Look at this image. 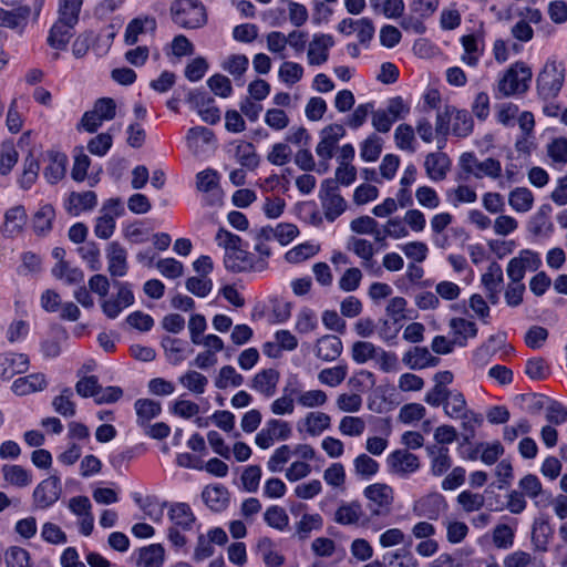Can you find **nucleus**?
<instances>
[{
    "instance_id": "cd10ccee",
    "label": "nucleus",
    "mask_w": 567,
    "mask_h": 567,
    "mask_svg": "<svg viewBox=\"0 0 567 567\" xmlns=\"http://www.w3.org/2000/svg\"><path fill=\"white\" fill-rule=\"evenodd\" d=\"M551 212L553 208L549 204H543L529 220V231L536 236L549 235L553 231V224L550 221Z\"/></svg>"
},
{
    "instance_id": "37998d69",
    "label": "nucleus",
    "mask_w": 567,
    "mask_h": 567,
    "mask_svg": "<svg viewBox=\"0 0 567 567\" xmlns=\"http://www.w3.org/2000/svg\"><path fill=\"white\" fill-rule=\"evenodd\" d=\"M40 171L38 159L30 153L23 161V171L18 179L19 186L27 190L37 182Z\"/></svg>"
},
{
    "instance_id": "0e129e2a",
    "label": "nucleus",
    "mask_w": 567,
    "mask_h": 567,
    "mask_svg": "<svg viewBox=\"0 0 567 567\" xmlns=\"http://www.w3.org/2000/svg\"><path fill=\"white\" fill-rule=\"evenodd\" d=\"M7 567H32L30 554L18 546L10 547L4 555Z\"/></svg>"
},
{
    "instance_id": "e433bc0d",
    "label": "nucleus",
    "mask_w": 567,
    "mask_h": 567,
    "mask_svg": "<svg viewBox=\"0 0 567 567\" xmlns=\"http://www.w3.org/2000/svg\"><path fill=\"white\" fill-rule=\"evenodd\" d=\"M508 204L516 213H527L534 205V195L526 187H516L508 194Z\"/></svg>"
},
{
    "instance_id": "2eb2a0df",
    "label": "nucleus",
    "mask_w": 567,
    "mask_h": 567,
    "mask_svg": "<svg viewBox=\"0 0 567 567\" xmlns=\"http://www.w3.org/2000/svg\"><path fill=\"white\" fill-rule=\"evenodd\" d=\"M107 271L112 277H124L127 274V252L117 241L109 244L106 249Z\"/></svg>"
},
{
    "instance_id": "f704fd0d",
    "label": "nucleus",
    "mask_w": 567,
    "mask_h": 567,
    "mask_svg": "<svg viewBox=\"0 0 567 567\" xmlns=\"http://www.w3.org/2000/svg\"><path fill=\"white\" fill-rule=\"evenodd\" d=\"M302 425L311 436H318L331 425V417L324 412H309L302 420Z\"/></svg>"
},
{
    "instance_id": "9b49d317",
    "label": "nucleus",
    "mask_w": 567,
    "mask_h": 567,
    "mask_svg": "<svg viewBox=\"0 0 567 567\" xmlns=\"http://www.w3.org/2000/svg\"><path fill=\"white\" fill-rule=\"evenodd\" d=\"M346 130L340 124H330L320 132V142L316 147L317 155L328 162L333 157V152L339 141L344 136Z\"/></svg>"
},
{
    "instance_id": "0eeeda50",
    "label": "nucleus",
    "mask_w": 567,
    "mask_h": 567,
    "mask_svg": "<svg viewBox=\"0 0 567 567\" xmlns=\"http://www.w3.org/2000/svg\"><path fill=\"white\" fill-rule=\"evenodd\" d=\"M461 168L468 175L476 178L491 177L498 178L502 173L501 162L488 157L480 162L473 153H464L460 157Z\"/></svg>"
},
{
    "instance_id": "5701e85b",
    "label": "nucleus",
    "mask_w": 567,
    "mask_h": 567,
    "mask_svg": "<svg viewBox=\"0 0 567 567\" xmlns=\"http://www.w3.org/2000/svg\"><path fill=\"white\" fill-rule=\"evenodd\" d=\"M402 361L411 370H422L439 363V359L433 357L425 347L412 348L404 353Z\"/></svg>"
},
{
    "instance_id": "473e14b6",
    "label": "nucleus",
    "mask_w": 567,
    "mask_h": 567,
    "mask_svg": "<svg viewBox=\"0 0 567 567\" xmlns=\"http://www.w3.org/2000/svg\"><path fill=\"white\" fill-rule=\"evenodd\" d=\"M55 210L51 204L42 205L33 215L32 226L37 235L45 236L52 229Z\"/></svg>"
},
{
    "instance_id": "603ef678",
    "label": "nucleus",
    "mask_w": 567,
    "mask_h": 567,
    "mask_svg": "<svg viewBox=\"0 0 567 567\" xmlns=\"http://www.w3.org/2000/svg\"><path fill=\"white\" fill-rule=\"evenodd\" d=\"M254 238V250L258 252L259 257H265V261H268V258L271 255L270 247L268 246V241L272 240V227L266 226L251 231Z\"/></svg>"
},
{
    "instance_id": "864d4df0",
    "label": "nucleus",
    "mask_w": 567,
    "mask_h": 567,
    "mask_svg": "<svg viewBox=\"0 0 567 567\" xmlns=\"http://www.w3.org/2000/svg\"><path fill=\"white\" fill-rule=\"evenodd\" d=\"M30 12L29 7H18L10 11L0 8V27L14 29L28 19Z\"/></svg>"
},
{
    "instance_id": "7c9ffc66",
    "label": "nucleus",
    "mask_w": 567,
    "mask_h": 567,
    "mask_svg": "<svg viewBox=\"0 0 567 567\" xmlns=\"http://www.w3.org/2000/svg\"><path fill=\"white\" fill-rule=\"evenodd\" d=\"M187 146L194 155L203 152L205 145L214 142V133L204 126H195L188 130L186 136Z\"/></svg>"
},
{
    "instance_id": "6e6d98bb",
    "label": "nucleus",
    "mask_w": 567,
    "mask_h": 567,
    "mask_svg": "<svg viewBox=\"0 0 567 567\" xmlns=\"http://www.w3.org/2000/svg\"><path fill=\"white\" fill-rule=\"evenodd\" d=\"M73 392L70 388L61 391V394L52 401L54 411L62 416L71 417L75 414V403L72 401Z\"/></svg>"
},
{
    "instance_id": "f8f14e48",
    "label": "nucleus",
    "mask_w": 567,
    "mask_h": 567,
    "mask_svg": "<svg viewBox=\"0 0 567 567\" xmlns=\"http://www.w3.org/2000/svg\"><path fill=\"white\" fill-rule=\"evenodd\" d=\"M69 509L79 518L81 534L89 536L92 534L94 517L91 512L92 505L86 496H74L69 499Z\"/></svg>"
},
{
    "instance_id": "ea45409f",
    "label": "nucleus",
    "mask_w": 567,
    "mask_h": 567,
    "mask_svg": "<svg viewBox=\"0 0 567 567\" xmlns=\"http://www.w3.org/2000/svg\"><path fill=\"white\" fill-rule=\"evenodd\" d=\"M135 410L137 414V423L141 426H146L150 421L156 417L161 411L159 402L150 399H140L135 402Z\"/></svg>"
},
{
    "instance_id": "09e8293b",
    "label": "nucleus",
    "mask_w": 567,
    "mask_h": 567,
    "mask_svg": "<svg viewBox=\"0 0 567 567\" xmlns=\"http://www.w3.org/2000/svg\"><path fill=\"white\" fill-rule=\"evenodd\" d=\"M83 0H59V20H62L75 27L79 22V16Z\"/></svg>"
},
{
    "instance_id": "423d86ee",
    "label": "nucleus",
    "mask_w": 567,
    "mask_h": 567,
    "mask_svg": "<svg viewBox=\"0 0 567 567\" xmlns=\"http://www.w3.org/2000/svg\"><path fill=\"white\" fill-rule=\"evenodd\" d=\"M363 495L368 499L367 506L372 516H385L391 512L394 492L388 484H371L364 488Z\"/></svg>"
},
{
    "instance_id": "412c9836",
    "label": "nucleus",
    "mask_w": 567,
    "mask_h": 567,
    "mask_svg": "<svg viewBox=\"0 0 567 567\" xmlns=\"http://www.w3.org/2000/svg\"><path fill=\"white\" fill-rule=\"evenodd\" d=\"M156 20L154 17L144 16L137 17L128 22L124 33V42L127 45H133L138 41L141 34L147 31L154 32L156 30Z\"/></svg>"
},
{
    "instance_id": "f03ea898",
    "label": "nucleus",
    "mask_w": 567,
    "mask_h": 567,
    "mask_svg": "<svg viewBox=\"0 0 567 567\" xmlns=\"http://www.w3.org/2000/svg\"><path fill=\"white\" fill-rule=\"evenodd\" d=\"M173 21L184 29L202 28L207 21L205 7L198 0H176L171 6Z\"/></svg>"
},
{
    "instance_id": "a18cd8bd",
    "label": "nucleus",
    "mask_w": 567,
    "mask_h": 567,
    "mask_svg": "<svg viewBox=\"0 0 567 567\" xmlns=\"http://www.w3.org/2000/svg\"><path fill=\"white\" fill-rule=\"evenodd\" d=\"M164 563V548L159 544H153L141 549L138 567H161Z\"/></svg>"
},
{
    "instance_id": "3c124183",
    "label": "nucleus",
    "mask_w": 567,
    "mask_h": 567,
    "mask_svg": "<svg viewBox=\"0 0 567 567\" xmlns=\"http://www.w3.org/2000/svg\"><path fill=\"white\" fill-rule=\"evenodd\" d=\"M215 386L219 390H225L228 386H240L244 383V377L238 373L234 367L224 365L219 369L215 378Z\"/></svg>"
},
{
    "instance_id": "79ce46f5",
    "label": "nucleus",
    "mask_w": 567,
    "mask_h": 567,
    "mask_svg": "<svg viewBox=\"0 0 567 567\" xmlns=\"http://www.w3.org/2000/svg\"><path fill=\"white\" fill-rule=\"evenodd\" d=\"M169 518L175 527H181L184 530L190 529L195 522L190 507L185 503L174 504L169 511Z\"/></svg>"
},
{
    "instance_id": "b1692460",
    "label": "nucleus",
    "mask_w": 567,
    "mask_h": 567,
    "mask_svg": "<svg viewBox=\"0 0 567 567\" xmlns=\"http://www.w3.org/2000/svg\"><path fill=\"white\" fill-rule=\"evenodd\" d=\"M342 348L340 338L327 334L317 340L315 354L323 361H334L340 357Z\"/></svg>"
},
{
    "instance_id": "20e7f679",
    "label": "nucleus",
    "mask_w": 567,
    "mask_h": 567,
    "mask_svg": "<svg viewBox=\"0 0 567 567\" xmlns=\"http://www.w3.org/2000/svg\"><path fill=\"white\" fill-rule=\"evenodd\" d=\"M530 80V68L524 62H516L498 80L497 92L502 96L524 93L527 91Z\"/></svg>"
},
{
    "instance_id": "69168bd1",
    "label": "nucleus",
    "mask_w": 567,
    "mask_h": 567,
    "mask_svg": "<svg viewBox=\"0 0 567 567\" xmlns=\"http://www.w3.org/2000/svg\"><path fill=\"white\" fill-rule=\"evenodd\" d=\"M382 152V140L375 134L370 135L361 145L360 155L365 162H375Z\"/></svg>"
},
{
    "instance_id": "4c0bfd02",
    "label": "nucleus",
    "mask_w": 567,
    "mask_h": 567,
    "mask_svg": "<svg viewBox=\"0 0 567 567\" xmlns=\"http://www.w3.org/2000/svg\"><path fill=\"white\" fill-rule=\"evenodd\" d=\"M2 474L7 483L17 487H25L32 482L30 472L20 465L6 464L2 466Z\"/></svg>"
},
{
    "instance_id": "e2e57ef3",
    "label": "nucleus",
    "mask_w": 567,
    "mask_h": 567,
    "mask_svg": "<svg viewBox=\"0 0 567 567\" xmlns=\"http://www.w3.org/2000/svg\"><path fill=\"white\" fill-rule=\"evenodd\" d=\"M295 395L298 404L308 409L322 406L328 400L327 394L322 390H309L305 392L298 390V394Z\"/></svg>"
},
{
    "instance_id": "bb28decb",
    "label": "nucleus",
    "mask_w": 567,
    "mask_h": 567,
    "mask_svg": "<svg viewBox=\"0 0 567 567\" xmlns=\"http://www.w3.org/2000/svg\"><path fill=\"white\" fill-rule=\"evenodd\" d=\"M69 334L62 326L55 324L51 328V336L41 343V351L45 358H56L61 353V344L66 341Z\"/></svg>"
},
{
    "instance_id": "6ab92c4d",
    "label": "nucleus",
    "mask_w": 567,
    "mask_h": 567,
    "mask_svg": "<svg viewBox=\"0 0 567 567\" xmlns=\"http://www.w3.org/2000/svg\"><path fill=\"white\" fill-rule=\"evenodd\" d=\"M96 204L97 197L94 192H72L64 203V208L70 215L79 216L83 212L92 210Z\"/></svg>"
},
{
    "instance_id": "a19ab883",
    "label": "nucleus",
    "mask_w": 567,
    "mask_h": 567,
    "mask_svg": "<svg viewBox=\"0 0 567 567\" xmlns=\"http://www.w3.org/2000/svg\"><path fill=\"white\" fill-rule=\"evenodd\" d=\"M237 162L245 168L254 171L258 167L260 158L256 153L255 146L248 142H241L235 151Z\"/></svg>"
},
{
    "instance_id": "dca6fc26",
    "label": "nucleus",
    "mask_w": 567,
    "mask_h": 567,
    "mask_svg": "<svg viewBox=\"0 0 567 567\" xmlns=\"http://www.w3.org/2000/svg\"><path fill=\"white\" fill-rule=\"evenodd\" d=\"M27 212L22 205L9 208L4 213V221L1 226V234L6 238H12L21 234L27 223Z\"/></svg>"
},
{
    "instance_id": "4be33fe9",
    "label": "nucleus",
    "mask_w": 567,
    "mask_h": 567,
    "mask_svg": "<svg viewBox=\"0 0 567 567\" xmlns=\"http://www.w3.org/2000/svg\"><path fill=\"white\" fill-rule=\"evenodd\" d=\"M425 450L431 460L432 475L442 476L444 473H446L452 466L449 449L437 444H430Z\"/></svg>"
},
{
    "instance_id": "9d476101",
    "label": "nucleus",
    "mask_w": 567,
    "mask_h": 567,
    "mask_svg": "<svg viewBox=\"0 0 567 567\" xmlns=\"http://www.w3.org/2000/svg\"><path fill=\"white\" fill-rule=\"evenodd\" d=\"M62 493L61 482L56 475H51L43 480L33 491L34 506L45 509L52 506Z\"/></svg>"
},
{
    "instance_id": "8fccbe9b",
    "label": "nucleus",
    "mask_w": 567,
    "mask_h": 567,
    "mask_svg": "<svg viewBox=\"0 0 567 567\" xmlns=\"http://www.w3.org/2000/svg\"><path fill=\"white\" fill-rule=\"evenodd\" d=\"M454 419L461 420L462 439L464 443H470L475 437L476 427L482 424L480 414L468 410Z\"/></svg>"
},
{
    "instance_id": "6e6552de",
    "label": "nucleus",
    "mask_w": 567,
    "mask_h": 567,
    "mask_svg": "<svg viewBox=\"0 0 567 567\" xmlns=\"http://www.w3.org/2000/svg\"><path fill=\"white\" fill-rule=\"evenodd\" d=\"M388 472L392 475L406 478L417 472L421 463L420 458L408 449H399L386 456Z\"/></svg>"
},
{
    "instance_id": "7ed1b4c3",
    "label": "nucleus",
    "mask_w": 567,
    "mask_h": 567,
    "mask_svg": "<svg viewBox=\"0 0 567 567\" xmlns=\"http://www.w3.org/2000/svg\"><path fill=\"white\" fill-rule=\"evenodd\" d=\"M565 65L555 59L546 62L537 76V91L542 99H554L560 92L565 81Z\"/></svg>"
},
{
    "instance_id": "c03bdc74",
    "label": "nucleus",
    "mask_w": 567,
    "mask_h": 567,
    "mask_svg": "<svg viewBox=\"0 0 567 567\" xmlns=\"http://www.w3.org/2000/svg\"><path fill=\"white\" fill-rule=\"evenodd\" d=\"M178 382L194 394H203L206 391L208 379L196 370H188L178 378Z\"/></svg>"
},
{
    "instance_id": "bf43d9fd",
    "label": "nucleus",
    "mask_w": 567,
    "mask_h": 567,
    "mask_svg": "<svg viewBox=\"0 0 567 567\" xmlns=\"http://www.w3.org/2000/svg\"><path fill=\"white\" fill-rule=\"evenodd\" d=\"M467 411L468 409L464 395L457 390H451L444 404L445 414L454 419Z\"/></svg>"
},
{
    "instance_id": "680f3d73",
    "label": "nucleus",
    "mask_w": 567,
    "mask_h": 567,
    "mask_svg": "<svg viewBox=\"0 0 567 567\" xmlns=\"http://www.w3.org/2000/svg\"><path fill=\"white\" fill-rule=\"evenodd\" d=\"M446 196L454 207L462 203L472 204L477 199L476 192L467 185H458L456 188L449 190Z\"/></svg>"
},
{
    "instance_id": "aec40b11",
    "label": "nucleus",
    "mask_w": 567,
    "mask_h": 567,
    "mask_svg": "<svg viewBox=\"0 0 567 567\" xmlns=\"http://www.w3.org/2000/svg\"><path fill=\"white\" fill-rule=\"evenodd\" d=\"M450 158L444 153H430L425 157V172L427 177L433 182L445 179L447 172L450 171Z\"/></svg>"
},
{
    "instance_id": "c756f323",
    "label": "nucleus",
    "mask_w": 567,
    "mask_h": 567,
    "mask_svg": "<svg viewBox=\"0 0 567 567\" xmlns=\"http://www.w3.org/2000/svg\"><path fill=\"white\" fill-rule=\"evenodd\" d=\"M416 508L420 509L419 516L435 520L445 512L447 504L441 494H431L421 499Z\"/></svg>"
},
{
    "instance_id": "13d9d810",
    "label": "nucleus",
    "mask_w": 567,
    "mask_h": 567,
    "mask_svg": "<svg viewBox=\"0 0 567 567\" xmlns=\"http://www.w3.org/2000/svg\"><path fill=\"white\" fill-rule=\"evenodd\" d=\"M380 348L368 341H357L353 343L351 353L352 359L359 363H365L369 360L378 357Z\"/></svg>"
},
{
    "instance_id": "1a4fd4ad",
    "label": "nucleus",
    "mask_w": 567,
    "mask_h": 567,
    "mask_svg": "<svg viewBox=\"0 0 567 567\" xmlns=\"http://www.w3.org/2000/svg\"><path fill=\"white\" fill-rule=\"evenodd\" d=\"M292 430L288 422L271 419L268 420L265 426L257 433L255 443L258 447L266 450L269 449L276 441H286L291 436Z\"/></svg>"
},
{
    "instance_id": "72a5a7b5",
    "label": "nucleus",
    "mask_w": 567,
    "mask_h": 567,
    "mask_svg": "<svg viewBox=\"0 0 567 567\" xmlns=\"http://www.w3.org/2000/svg\"><path fill=\"white\" fill-rule=\"evenodd\" d=\"M363 516L362 506L358 502L341 504L334 514V520L341 525H357Z\"/></svg>"
},
{
    "instance_id": "de8ad7c7",
    "label": "nucleus",
    "mask_w": 567,
    "mask_h": 567,
    "mask_svg": "<svg viewBox=\"0 0 567 567\" xmlns=\"http://www.w3.org/2000/svg\"><path fill=\"white\" fill-rule=\"evenodd\" d=\"M282 392L284 394L276 399L270 405V410L275 415L293 413L296 399L295 394H298V389L286 386Z\"/></svg>"
},
{
    "instance_id": "a878e982",
    "label": "nucleus",
    "mask_w": 567,
    "mask_h": 567,
    "mask_svg": "<svg viewBox=\"0 0 567 567\" xmlns=\"http://www.w3.org/2000/svg\"><path fill=\"white\" fill-rule=\"evenodd\" d=\"M279 380V373L275 369H265L258 372L251 380V389L265 396L274 395Z\"/></svg>"
},
{
    "instance_id": "4d7b16f0",
    "label": "nucleus",
    "mask_w": 567,
    "mask_h": 567,
    "mask_svg": "<svg viewBox=\"0 0 567 567\" xmlns=\"http://www.w3.org/2000/svg\"><path fill=\"white\" fill-rule=\"evenodd\" d=\"M248 63V58L245 54H231L223 61L221 68L233 75L235 80H238L247 71Z\"/></svg>"
},
{
    "instance_id": "4468645a",
    "label": "nucleus",
    "mask_w": 567,
    "mask_h": 567,
    "mask_svg": "<svg viewBox=\"0 0 567 567\" xmlns=\"http://www.w3.org/2000/svg\"><path fill=\"white\" fill-rule=\"evenodd\" d=\"M334 44V40L330 34H316L309 43L308 63L310 65H321L328 61L329 49Z\"/></svg>"
},
{
    "instance_id": "39448f33",
    "label": "nucleus",
    "mask_w": 567,
    "mask_h": 567,
    "mask_svg": "<svg viewBox=\"0 0 567 567\" xmlns=\"http://www.w3.org/2000/svg\"><path fill=\"white\" fill-rule=\"evenodd\" d=\"M319 199L328 221H334L347 209V202L341 196L337 182L332 178H327L321 183Z\"/></svg>"
},
{
    "instance_id": "393cba45",
    "label": "nucleus",
    "mask_w": 567,
    "mask_h": 567,
    "mask_svg": "<svg viewBox=\"0 0 567 567\" xmlns=\"http://www.w3.org/2000/svg\"><path fill=\"white\" fill-rule=\"evenodd\" d=\"M47 378L43 373H32L13 381L11 389L17 395H28L47 388Z\"/></svg>"
},
{
    "instance_id": "5fc2aeb1",
    "label": "nucleus",
    "mask_w": 567,
    "mask_h": 567,
    "mask_svg": "<svg viewBox=\"0 0 567 567\" xmlns=\"http://www.w3.org/2000/svg\"><path fill=\"white\" fill-rule=\"evenodd\" d=\"M185 346L186 343L179 339L171 337H164L162 339V347L164 348L166 355L173 364H178L185 360Z\"/></svg>"
},
{
    "instance_id": "a211bd4d",
    "label": "nucleus",
    "mask_w": 567,
    "mask_h": 567,
    "mask_svg": "<svg viewBox=\"0 0 567 567\" xmlns=\"http://www.w3.org/2000/svg\"><path fill=\"white\" fill-rule=\"evenodd\" d=\"M460 41L464 49L461 61L467 66L475 68L484 52L483 37L478 33L465 34L461 38Z\"/></svg>"
},
{
    "instance_id": "052dcab7",
    "label": "nucleus",
    "mask_w": 567,
    "mask_h": 567,
    "mask_svg": "<svg viewBox=\"0 0 567 567\" xmlns=\"http://www.w3.org/2000/svg\"><path fill=\"white\" fill-rule=\"evenodd\" d=\"M354 472L358 476L369 478L379 471V463L368 454H360L353 461Z\"/></svg>"
},
{
    "instance_id": "2f4dec72",
    "label": "nucleus",
    "mask_w": 567,
    "mask_h": 567,
    "mask_svg": "<svg viewBox=\"0 0 567 567\" xmlns=\"http://www.w3.org/2000/svg\"><path fill=\"white\" fill-rule=\"evenodd\" d=\"M202 497L206 505L215 511H223L228 504V491L223 485L206 486L202 493Z\"/></svg>"
},
{
    "instance_id": "c85d7f7f",
    "label": "nucleus",
    "mask_w": 567,
    "mask_h": 567,
    "mask_svg": "<svg viewBox=\"0 0 567 567\" xmlns=\"http://www.w3.org/2000/svg\"><path fill=\"white\" fill-rule=\"evenodd\" d=\"M74 28L70 23L58 19L50 30L48 37L49 45L56 50H64L73 37Z\"/></svg>"
},
{
    "instance_id": "ddd939ff",
    "label": "nucleus",
    "mask_w": 567,
    "mask_h": 567,
    "mask_svg": "<svg viewBox=\"0 0 567 567\" xmlns=\"http://www.w3.org/2000/svg\"><path fill=\"white\" fill-rule=\"evenodd\" d=\"M44 159L47 165L43 169V176L51 185L62 181L66 173L68 156L59 151L49 150L45 152Z\"/></svg>"
},
{
    "instance_id": "c9c22d12",
    "label": "nucleus",
    "mask_w": 567,
    "mask_h": 567,
    "mask_svg": "<svg viewBox=\"0 0 567 567\" xmlns=\"http://www.w3.org/2000/svg\"><path fill=\"white\" fill-rule=\"evenodd\" d=\"M450 328L455 336V341L460 346H465L468 338H475L477 334L476 324L464 318H452L450 320Z\"/></svg>"
},
{
    "instance_id": "f3484780",
    "label": "nucleus",
    "mask_w": 567,
    "mask_h": 567,
    "mask_svg": "<svg viewBox=\"0 0 567 567\" xmlns=\"http://www.w3.org/2000/svg\"><path fill=\"white\" fill-rule=\"evenodd\" d=\"M29 368V358L23 353H0V378L11 379L24 373Z\"/></svg>"
},
{
    "instance_id": "f257e3e1",
    "label": "nucleus",
    "mask_w": 567,
    "mask_h": 567,
    "mask_svg": "<svg viewBox=\"0 0 567 567\" xmlns=\"http://www.w3.org/2000/svg\"><path fill=\"white\" fill-rule=\"evenodd\" d=\"M218 246L225 249L224 265L231 272H250L251 265L247 262V250L241 248V238L224 228L215 237Z\"/></svg>"
},
{
    "instance_id": "338daca9",
    "label": "nucleus",
    "mask_w": 567,
    "mask_h": 567,
    "mask_svg": "<svg viewBox=\"0 0 567 567\" xmlns=\"http://www.w3.org/2000/svg\"><path fill=\"white\" fill-rule=\"evenodd\" d=\"M515 532L506 524H498L493 529V544L501 549L511 548L514 544Z\"/></svg>"
},
{
    "instance_id": "774afa93",
    "label": "nucleus",
    "mask_w": 567,
    "mask_h": 567,
    "mask_svg": "<svg viewBox=\"0 0 567 567\" xmlns=\"http://www.w3.org/2000/svg\"><path fill=\"white\" fill-rule=\"evenodd\" d=\"M389 567H417L416 558L409 550H398L383 556Z\"/></svg>"
},
{
    "instance_id": "49530a36",
    "label": "nucleus",
    "mask_w": 567,
    "mask_h": 567,
    "mask_svg": "<svg viewBox=\"0 0 567 567\" xmlns=\"http://www.w3.org/2000/svg\"><path fill=\"white\" fill-rule=\"evenodd\" d=\"M257 549L268 567H279L285 561V557L275 550L274 542L268 537L258 540Z\"/></svg>"
},
{
    "instance_id": "58836bf2",
    "label": "nucleus",
    "mask_w": 567,
    "mask_h": 567,
    "mask_svg": "<svg viewBox=\"0 0 567 567\" xmlns=\"http://www.w3.org/2000/svg\"><path fill=\"white\" fill-rule=\"evenodd\" d=\"M505 336H491L484 344H482L474 353V360L480 365H485L489 358L494 355L504 344Z\"/></svg>"
}]
</instances>
